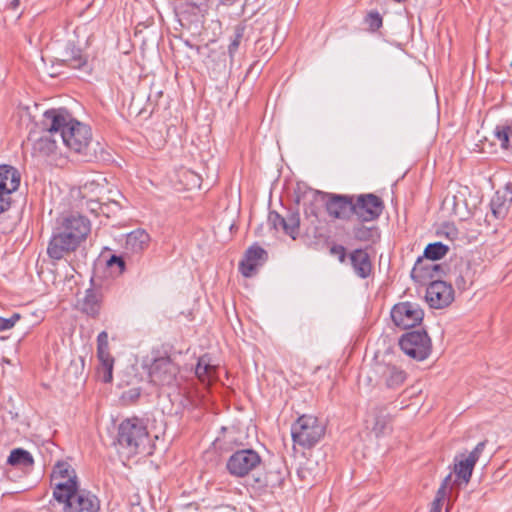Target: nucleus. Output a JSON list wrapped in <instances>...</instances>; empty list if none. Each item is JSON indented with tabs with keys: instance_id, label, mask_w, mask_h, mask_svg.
I'll use <instances>...</instances> for the list:
<instances>
[{
	"instance_id": "16",
	"label": "nucleus",
	"mask_w": 512,
	"mask_h": 512,
	"mask_svg": "<svg viewBox=\"0 0 512 512\" xmlns=\"http://www.w3.org/2000/svg\"><path fill=\"white\" fill-rule=\"evenodd\" d=\"M266 259L267 252L259 245H253L246 250L243 259L239 263V271L244 277H251Z\"/></svg>"
},
{
	"instance_id": "53",
	"label": "nucleus",
	"mask_w": 512,
	"mask_h": 512,
	"mask_svg": "<svg viewBox=\"0 0 512 512\" xmlns=\"http://www.w3.org/2000/svg\"><path fill=\"white\" fill-rule=\"evenodd\" d=\"M451 480H452V475H451V474L447 475V476L444 478V480L442 481L441 486L447 489V487H448V486L450 485V483H451Z\"/></svg>"
},
{
	"instance_id": "23",
	"label": "nucleus",
	"mask_w": 512,
	"mask_h": 512,
	"mask_svg": "<svg viewBox=\"0 0 512 512\" xmlns=\"http://www.w3.org/2000/svg\"><path fill=\"white\" fill-rule=\"evenodd\" d=\"M349 259L355 274L362 278H368L373 271L372 261L369 254L363 249H355L350 255Z\"/></svg>"
},
{
	"instance_id": "1",
	"label": "nucleus",
	"mask_w": 512,
	"mask_h": 512,
	"mask_svg": "<svg viewBox=\"0 0 512 512\" xmlns=\"http://www.w3.org/2000/svg\"><path fill=\"white\" fill-rule=\"evenodd\" d=\"M117 442L128 456L143 453L149 444V433L144 420L131 417L118 426Z\"/></svg>"
},
{
	"instance_id": "18",
	"label": "nucleus",
	"mask_w": 512,
	"mask_h": 512,
	"mask_svg": "<svg viewBox=\"0 0 512 512\" xmlns=\"http://www.w3.org/2000/svg\"><path fill=\"white\" fill-rule=\"evenodd\" d=\"M391 421V415L387 412L386 407L383 406L374 407L365 419L367 428H371L377 437L386 434L390 428Z\"/></svg>"
},
{
	"instance_id": "29",
	"label": "nucleus",
	"mask_w": 512,
	"mask_h": 512,
	"mask_svg": "<svg viewBox=\"0 0 512 512\" xmlns=\"http://www.w3.org/2000/svg\"><path fill=\"white\" fill-rule=\"evenodd\" d=\"M215 445L217 448L224 451H230L234 448H238L241 445L239 432L234 427H223L222 435L216 438Z\"/></svg>"
},
{
	"instance_id": "27",
	"label": "nucleus",
	"mask_w": 512,
	"mask_h": 512,
	"mask_svg": "<svg viewBox=\"0 0 512 512\" xmlns=\"http://www.w3.org/2000/svg\"><path fill=\"white\" fill-rule=\"evenodd\" d=\"M218 367L211 363L210 357L205 354L201 356L195 367V375L203 384H212Z\"/></svg>"
},
{
	"instance_id": "20",
	"label": "nucleus",
	"mask_w": 512,
	"mask_h": 512,
	"mask_svg": "<svg viewBox=\"0 0 512 512\" xmlns=\"http://www.w3.org/2000/svg\"><path fill=\"white\" fill-rule=\"evenodd\" d=\"M372 370L379 375V378L374 380L376 383L401 384L406 380V373L395 365L377 362L373 365Z\"/></svg>"
},
{
	"instance_id": "32",
	"label": "nucleus",
	"mask_w": 512,
	"mask_h": 512,
	"mask_svg": "<svg viewBox=\"0 0 512 512\" xmlns=\"http://www.w3.org/2000/svg\"><path fill=\"white\" fill-rule=\"evenodd\" d=\"M449 247L442 242L430 243L424 249V258L430 261H437L446 256Z\"/></svg>"
},
{
	"instance_id": "7",
	"label": "nucleus",
	"mask_w": 512,
	"mask_h": 512,
	"mask_svg": "<svg viewBox=\"0 0 512 512\" xmlns=\"http://www.w3.org/2000/svg\"><path fill=\"white\" fill-rule=\"evenodd\" d=\"M399 346L406 355L417 361L427 359L432 352L431 339L424 329L404 333L399 339Z\"/></svg>"
},
{
	"instance_id": "59",
	"label": "nucleus",
	"mask_w": 512,
	"mask_h": 512,
	"mask_svg": "<svg viewBox=\"0 0 512 512\" xmlns=\"http://www.w3.org/2000/svg\"><path fill=\"white\" fill-rule=\"evenodd\" d=\"M368 381H369V382H372V381H373V379H372L371 377H368Z\"/></svg>"
},
{
	"instance_id": "13",
	"label": "nucleus",
	"mask_w": 512,
	"mask_h": 512,
	"mask_svg": "<svg viewBox=\"0 0 512 512\" xmlns=\"http://www.w3.org/2000/svg\"><path fill=\"white\" fill-rule=\"evenodd\" d=\"M97 358L99 366L96 370L97 380L103 383H110L113 379L114 358L109 351L108 334L102 331L97 336Z\"/></svg>"
},
{
	"instance_id": "17",
	"label": "nucleus",
	"mask_w": 512,
	"mask_h": 512,
	"mask_svg": "<svg viewBox=\"0 0 512 512\" xmlns=\"http://www.w3.org/2000/svg\"><path fill=\"white\" fill-rule=\"evenodd\" d=\"M59 226L62 230L79 236V239L83 242L86 240L91 231V224L89 219L80 214H70L64 216L59 221Z\"/></svg>"
},
{
	"instance_id": "48",
	"label": "nucleus",
	"mask_w": 512,
	"mask_h": 512,
	"mask_svg": "<svg viewBox=\"0 0 512 512\" xmlns=\"http://www.w3.org/2000/svg\"><path fill=\"white\" fill-rule=\"evenodd\" d=\"M314 193H312V196H314ZM317 201L315 200V197H313L311 203L308 205V206H305L304 208V213L306 215L307 218H311L313 217L315 220L318 219V207L316 206V203Z\"/></svg>"
},
{
	"instance_id": "54",
	"label": "nucleus",
	"mask_w": 512,
	"mask_h": 512,
	"mask_svg": "<svg viewBox=\"0 0 512 512\" xmlns=\"http://www.w3.org/2000/svg\"><path fill=\"white\" fill-rule=\"evenodd\" d=\"M442 505H443V501L440 500L439 498L435 497V499L432 502L431 507H437V508H440V510H441L442 509Z\"/></svg>"
},
{
	"instance_id": "52",
	"label": "nucleus",
	"mask_w": 512,
	"mask_h": 512,
	"mask_svg": "<svg viewBox=\"0 0 512 512\" xmlns=\"http://www.w3.org/2000/svg\"><path fill=\"white\" fill-rule=\"evenodd\" d=\"M445 496H446V488L440 486L437 491L436 497L443 501Z\"/></svg>"
},
{
	"instance_id": "43",
	"label": "nucleus",
	"mask_w": 512,
	"mask_h": 512,
	"mask_svg": "<svg viewBox=\"0 0 512 512\" xmlns=\"http://www.w3.org/2000/svg\"><path fill=\"white\" fill-rule=\"evenodd\" d=\"M12 204V193L0 189V214L8 211Z\"/></svg>"
},
{
	"instance_id": "15",
	"label": "nucleus",
	"mask_w": 512,
	"mask_h": 512,
	"mask_svg": "<svg viewBox=\"0 0 512 512\" xmlns=\"http://www.w3.org/2000/svg\"><path fill=\"white\" fill-rule=\"evenodd\" d=\"M443 273V266L426 258H418L414 264L411 277L415 282L425 284L427 281L438 280Z\"/></svg>"
},
{
	"instance_id": "4",
	"label": "nucleus",
	"mask_w": 512,
	"mask_h": 512,
	"mask_svg": "<svg viewBox=\"0 0 512 512\" xmlns=\"http://www.w3.org/2000/svg\"><path fill=\"white\" fill-rule=\"evenodd\" d=\"M324 434V424L313 415L300 416L291 427L294 443L304 448L315 446L323 438Z\"/></svg>"
},
{
	"instance_id": "19",
	"label": "nucleus",
	"mask_w": 512,
	"mask_h": 512,
	"mask_svg": "<svg viewBox=\"0 0 512 512\" xmlns=\"http://www.w3.org/2000/svg\"><path fill=\"white\" fill-rule=\"evenodd\" d=\"M474 277L475 271L472 269L470 261L465 259H460L450 272L451 281L461 291H465L473 284Z\"/></svg>"
},
{
	"instance_id": "26",
	"label": "nucleus",
	"mask_w": 512,
	"mask_h": 512,
	"mask_svg": "<svg viewBox=\"0 0 512 512\" xmlns=\"http://www.w3.org/2000/svg\"><path fill=\"white\" fill-rule=\"evenodd\" d=\"M149 242V234L143 229H136L127 234L125 248L132 253H141L148 248Z\"/></svg>"
},
{
	"instance_id": "46",
	"label": "nucleus",
	"mask_w": 512,
	"mask_h": 512,
	"mask_svg": "<svg viewBox=\"0 0 512 512\" xmlns=\"http://www.w3.org/2000/svg\"><path fill=\"white\" fill-rule=\"evenodd\" d=\"M87 207L91 212H95L97 214H107L105 212V208L109 207V204L107 203H100L96 200H89L87 201Z\"/></svg>"
},
{
	"instance_id": "14",
	"label": "nucleus",
	"mask_w": 512,
	"mask_h": 512,
	"mask_svg": "<svg viewBox=\"0 0 512 512\" xmlns=\"http://www.w3.org/2000/svg\"><path fill=\"white\" fill-rule=\"evenodd\" d=\"M425 298L432 308L441 309L452 303L454 291L445 281L433 280L426 289Z\"/></svg>"
},
{
	"instance_id": "30",
	"label": "nucleus",
	"mask_w": 512,
	"mask_h": 512,
	"mask_svg": "<svg viewBox=\"0 0 512 512\" xmlns=\"http://www.w3.org/2000/svg\"><path fill=\"white\" fill-rule=\"evenodd\" d=\"M7 463L18 468H30L33 466L34 460L27 450L16 448L10 452Z\"/></svg>"
},
{
	"instance_id": "36",
	"label": "nucleus",
	"mask_w": 512,
	"mask_h": 512,
	"mask_svg": "<svg viewBox=\"0 0 512 512\" xmlns=\"http://www.w3.org/2000/svg\"><path fill=\"white\" fill-rule=\"evenodd\" d=\"M474 466L475 464L466 458L455 464L454 472L458 478L462 479L465 483H468L472 476Z\"/></svg>"
},
{
	"instance_id": "40",
	"label": "nucleus",
	"mask_w": 512,
	"mask_h": 512,
	"mask_svg": "<svg viewBox=\"0 0 512 512\" xmlns=\"http://www.w3.org/2000/svg\"><path fill=\"white\" fill-rule=\"evenodd\" d=\"M364 22L367 25L369 31L375 32L382 27L383 18L378 11H370L366 15Z\"/></svg>"
},
{
	"instance_id": "3",
	"label": "nucleus",
	"mask_w": 512,
	"mask_h": 512,
	"mask_svg": "<svg viewBox=\"0 0 512 512\" xmlns=\"http://www.w3.org/2000/svg\"><path fill=\"white\" fill-rule=\"evenodd\" d=\"M64 124L65 118H63L56 109L45 111L41 122L43 134L33 140V155L47 157L55 153L57 148V138H59V129L61 128V125Z\"/></svg>"
},
{
	"instance_id": "49",
	"label": "nucleus",
	"mask_w": 512,
	"mask_h": 512,
	"mask_svg": "<svg viewBox=\"0 0 512 512\" xmlns=\"http://www.w3.org/2000/svg\"><path fill=\"white\" fill-rule=\"evenodd\" d=\"M486 446V441L479 442L476 447L471 451V453L468 455L467 459H469L471 462L476 464L478 461L481 453L483 452L484 448Z\"/></svg>"
},
{
	"instance_id": "11",
	"label": "nucleus",
	"mask_w": 512,
	"mask_h": 512,
	"mask_svg": "<svg viewBox=\"0 0 512 512\" xmlns=\"http://www.w3.org/2000/svg\"><path fill=\"white\" fill-rule=\"evenodd\" d=\"M178 373L179 367L170 356L156 357L148 366L150 384H172Z\"/></svg>"
},
{
	"instance_id": "44",
	"label": "nucleus",
	"mask_w": 512,
	"mask_h": 512,
	"mask_svg": "<svg viewBox=\"0 0 512 512\" xmlns=\"http://www.w3.org/2000/svg\"><path fill=\"white\" fill-rule=\"evenodd\" d=\"M249 485L258 491H263L266 488H268L270 485L269 480L267 476H258V477H252L251 482Z\"/></svg>"
},
{
	"instance_id": "56",
	"label": "nucleus",
	"mask_w": 512,
	"mask_h": 512,
	"mask_svg": "<svg viewBox=\"0 0 512 512\" xmlns=\"http://www.w3.org/2000/svg\"><path fill=\"white\" fill-rule=\"evenodd\" d=\"M111 209H110V206L108 208H105V212L107 214H104L105 216L109 217V213H110Z\"/></svg>"
},
{
	"instance_id": "57",
	"label": "nucleus",
	"mask_w": 512,
	"mask_h": 512,
	"mask_svg": "<svg viewBox=\"0 0 512 512\" xmlns=\"http://www.w3.org/2000/svg\"><path fill=\"white\" fill-rule=\"evenodd\" d=\"M112 205H113L114 207H116V208H118V207H119V204H118L117 202H115V201H114V202H112Z\"/></svg>"
},
{
	"instance_id": "24",
	"label": "nucleus",
	"mask_w": 512,
	"mask_h": 512,
	"mask_svg": "<svg viewBox=\"0 0 512 512\" xmlns=\"http://www.w3.org/2000/svg\"><path fill=\"white\" fill-rule=\"evenodd\" d=\"M21 176L19 171L7 164L0 165V189L14 193L20 186Z\"/></svg>"
},
{
	"instance_id": "6",
	"label": "nucleus",
	"mask_w": 512,
	"mask_h": 512,
	"mask_svg": "<svg viewBox=\"0 0 512 512\" xmlns=\"http://www.w3.org/2000/svg\"><path fill=\"white\" fill-rule=\"evenodd\" d=\"M262 464V458L257 451L252 448H238L227 459L226 469L230 475L243 478L257 471Z\"/></svg>"
},
{
	"instance_id": "22",
	"label": "nucleus",
	"mask_w": 512,
	"mask_h": 512,
	"mask_svg": "<svg viewBox=\"0 0 512 512\" xmlns=\"http://www.w3.org/2000/svg\"><path fill=\"white\" fill-rule=\"evenodd\" d=\"M512 203V184H508L504 191H497L492 197L490 208L496 219H503L508 214Z\"/></svg>"
},
{
	"instance_id": "45",
	"label": "nucleus",
	"mask_w": 512,
	"mask_h": 512,
	"mask_svg": "<svg viewBox=\"0 0 512 512\" xmlns=\"http://www.w3.org/2000/svg\"><path fill=\"white\" fill-rule=\"evenodd\" d=\"M19 319L18 313H14L10 318L0 317V331L11 329Z\"/></svg>"
},
{
	"instance_id": "21",
	"label": "nucleus",
	"mask_w": 512,
	"mask_h": 512,
	"mask_svg": "<svg viewBox=\"0 0 512 512\" xmlns=\"http://www.w3.org/2000/svg\"><path fill=\"white\" fill-rule=\"evenodd\" d=\"M102 292L94 287L85 292V296L79 301V310L91 318H98L102 308Z\"/></svg>"
},
{
	"instance_id": "51",
	"label": "nucleus",
	"mask_w": 512,
	"mask_h": 512,
	"mask_svg": "<svg viewBox=\"0 0 512 512\" xmlns=\"http://www.w3.org/2000/svg\"><path fill=\"white\" fill-rule=\"evenodd\" d=\"M20 5V0H10L7 4H6V9H9V10H16Z\"/></svg>"
},
{
	"instance_id": "10",
	"label": "nucleus",
	"mask_w": 512,
	"mask_h": 512,
	"mask_svg": "<svg viewBox=\"0 0 512 512\" xmlns=\"http://www.w3.org/2000/svg\"><path fill=\"white\" fill-rule=\"evenodd\" d=\"M82 242L79 236L62 230L58 225L49 241L47 253L51 259L60 260L66 254L74 252Z\"/></svg>"
},
{
	"instance_id": "8",
	"label": "nucleus",
	"mask_w": 512,
	"mask_h": 512,
	"mask_svg": "<svg viewBox=\"0 0 512 512\" xmlns=\"http://www.w3.org/2000/svg\"><path fill=\"white\" fill-rule=\"evenodd\" d=\"M314 197L316 201L324 202L333 219L349 220L353 216L354 195L315 191Z\"/></svg>"
},
{
	"instance_id": "47",
	"label": "nucleus",
	"mask_w": 512,
	"mask_h": 512,
	"mask_svg": "<svg viewBox=\"0 0 512 512\" xmlns=\"http://www.w3.org/2000/svg\"><path fill=\"white\" fill-rule=\"evenodd\" d=\"M107 265L109 267L117 266L119 268V273L122 274L125 271L126 263L122 256L112 255L107 261Z\"/></svg>"
},
{
	"instance_id": "58",
	"label": "nucleus",
	"mask_w": 512,
	"mask_h": 512,
	"mask_svg": "<svg viewBox=\"0 0 512 512\" xmlns=\"http://www.w3.org/2000/svg\"><path fill=\"white\" fill-rule=\"evenodd\" d=\"M363 372H364V370L362 369V372H361V374L359 375V382L361 381V378H362Z\"/></svg>"
},
{
	"instance_id": "34",
	"label": "nucleus",
	"mask_w": 512,
	"mask_h": 512,
	"mask_svg": "<svg viewBox=\"0 0 512 512\" xmlns=\"http://www.w3.org/2000/svg\"><path fill=\"white\" fill-rule=\"evenodd\" d=\"M300 230V215L298 211H288L286 215V235L296 239Z\"/></svg>"
},
{
	"instance_id": "9",
	"label": "nucleus",
	"mask_w": 512,
	"mask_h": 512,
	"mask_svg": "<svg viewBox=\"0 0 512 512\" xmlns=\"http://www.w3.org/2000/svg\"><path fill=\"white\" fill-rule=\"evenodd\" d=\"M353 202V215L360 222L377 220L385 208L383 200L373 193L354 195Z\"/></svg>"
},
{
	"instance_id": "42",
	"label": "nucleus",
	"mask_w": 512,
	"mask_h": 512,
	"mask_svg": "<svg viewBox=\"0 0 512 512\" xmlns=\"http://www.w3.org/2000/svg\"><path fill=\"white\" fill-rule=\"evenodd\" d=\"M83 371H84V361H83V359H80L79 361H72L70 363V365L68 366V368L66 370V374L69 377L70 375L77 376V374L79 373L80 377H76V378L78 380H82L83 382H85L86 379L81 378L83 376Z\"/></svg>"
},
{
	"instance_id": "37",
	"label": "nucleus",
	"mask_w": 512,
	"mask_h": 512,
	"mask_svg": "<svg viewBox=\"0 0 512 512\" xmlns=\"http://www.w3.org/2000/svg\"><path fill=\"white\" fill-rule=\"evenodd\" d=\"M52 480H57L59 477L65 476L77 480L75 470L67 462H57L52 471Z\"/></svg>"
},
{
	"instance_id": "28",
	"label": "nucleus",
	"mask_w": 512,
	"mask_h": 512,
	"mask_svg": "<svg viewBox=\"0 0 512 512\" xmlns=\"http://www.w3.org/2000/svg\"><path fill=\"white\" fill-rule=\"evenodd\" d=\"M249 29V25L247 23V20H242L238 24H236L233 28V33L230 37V43L228 45V54L231 60L234 59V56L236 52L238 51V48L240 44L244 40H248L249 35L247 33Z\"/></svg>"
},
{
	"instance_id": "41",
	"label": "nucleus",
	"mask_w": 512,
	"mask_h": 512,
	"mask_svg": "<svg viewBox=\"0 0 512 512\" xmlns=\"http://www.w3.org/2000/svg\"><path fill=\"white\" fill-rule=\"evenodd\" d=\"M268 222L275 230L281 228L286 234V216H282L276 211H270L268 214Z\"/></svg>"
},
{
	"instance_id": "5",
	"label": "nucleus",
	"mask_w": 512,
	"mask_h": 512,
	"mask_svg": "<svg viewBox=\"0 0 512 512\" xmlns=\"http://www.w3.org/2000/svg\"><path fill=\"white\" fill-rule=\"evenodd\" d=\"M66 494L59 493L57 502L63 503V512H100L99 498L87 489H64Z\"/></svg>"
},
{
	"instance_id": "35",
	"label": "nucleus",
	"mask_w": 512,
	"mask_h": 512,
	"mask_svg": "<svg viewBox=\"0 0 512 512\" xmlns=\"http://www.w3.org/2000/svg\"><path fill=\"white\" fill-rule=\"evenodd\" d=\"M179 178H180V181L183 183L184 188L186 190L200 188V186H201L200 176L191 170L182 169L179 172Z\"/></svg>"
},
{
	"instance_id": "25",
	"label": "nucleus",
	"mask_w": 512,
	"mask_h": 512,
	"mask_svg": "<svg viewBox=\"0 0 512 512\" xmlns=\"http://www.w3.org/2000/svg\"><path fill=\"white\" fill-rule=\"evenodd\" d=\"M62 62L73 69H84L88 65V57L74 43L69 42L63 52Z\"/></svg>"
},
{
	"instance_id": "38",
	"label": "nucleus",
	"mask_w": 512,
	"mask_h": 512,
	"mask_svg": "<svg viewBox=\"0 0 512 512\" xmlns=\"http://www.w3.org/2000/svg\"><path fill=\"white\" fill-rule=\"evenodd\" d=\"M494 135L500 142V146L508 149L510 146V136L512 135V128L506 125H498L495 128Z\"/></svg>"
},
{
	"instance_id": "31",
	"label": "nucleus",
	"mask_w": 512,
	"mask_h": 512,
	"mask_svg": "<svg viewBox=\"0 0 512 512\" xmlns=\"http://www.w3.org/2000/svg\"><path fill=\"white\" fill-rule=\"evenodd\" d=\"M353 236L356 240L362 242H376L380 238L379 229L376 226L367 227L359 224L353 227Z\"/></svg>"
},
{
	"instance_id": "2",
	"label": "nucleus",
	"mask_w": 512,
	"mask_h": 512,
	"mask_svg": "<svg viewBox=\"0 0 512 512\" xmlns=\"http://www.w3.org/2000/svg\"><path fill=\"white\" fill-rule=\"evenodd\" d=\"M65 118L59 129V138L73 152L87 155L92 139L91 128L72 118L66 109H56Z\"/></svg>"
},
{
	"instance_id": "33",
	"label": "nucleus",
	"mask_w": 512,
	"mask_h": 512,
	"mask_svg": "<svg viewBox=\"0 0 512 512\" xmlns=\"http://www.w3.org/2000/svg\"><path fill=\"white\" fill-rule=\"evenodd\" d=\"M51 485L53 487V497L56 501L59 493L66 494L65 488L75 489L79 486L77 480H72V478H66L65 476L59 477L57 480L51 479Z\"/></svg>"
},
{
	"instance_id": "39",
	"label": "nucleus",
	"mask_w": 512,
	"mask_h": 512,
	"mask_svg": "<svg viewBox=\"0 0 512 512\" xmlns=\"http://www.w3.org/2000/svg\"><path fill=\"white\" fill-rule=\"evenodd\" d=\"M141 391L139 387L130 388L127 391H123L119 395V402L122 406H129L139 399Z\"/></svg>"
},
{
	"instance_id": "50",
	"label": "nucleus",
	"mask_w": 512,
	"mask_h": 512,
	"mask_svg": "<svg viewBox=\"0 0 512 512\" xmlns=\"http://www.w3.org/2000/svg\"><path fill=\"white\" fill-rule=\"evenodd\" d=\"M331 253L337 254L340 262H344L346 259V249L342 245H334L331 248Z\"/></svg>"
},
{
	"instance_id": "55",
	"label": "nucleus",
	"mask_w": 512,
	"mask_h": 512,
	"mask_svg": "<svg viewBox=\"0 0 512 512\" xmlns=\"http://www.w3.org/2000/svg\"><path fill=\"white\" fill-rule=\"evenodd\" d=\"M429 512H441V510L437 507H431Z\"/></svg>"
},
{
	"instance_id": "12",
	"label": "nucleus",
	"mask_w": 512,
	"mask_h": 512,
	"mask_svg": "<svg viewBox=\"0 0 512 512\" xmlns=\"http://www.w3.org/2000/svg\"><path fill=\"white\" fill-rule=\"evenodd\" d=\"M424 317L419 305L411 302H400L393 306L391 318L394 324L403 329L413 328L419 325Z\"/></svg>"
}]
</instances>
